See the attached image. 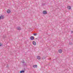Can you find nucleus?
I'll return each mask as SVG.
<instances>
[{"mask_svg":"<svg viewBox=\"0 0 73 73\" xmlns=\"http://www.w3.org/2000/svg\"><path fill=\"white\" fill-rule=\"evenodd\" d=\"M7 13H9L11 12V11H10V10H8L7 11Z\"/></svg>","mask_w":73,"mask_h":73,"instance_id":"6","label":"nucleus"},{"mask_svg":"<svg viewBox=\"0 0 73 73\" xmlns=\"http://www.w3.org/2000/svg\"><path fill=\"white\" fill-rule=\"evenodd\" d=\"M1 19V16H0V19Z\"/></svg>","mask_w":73,"mask_h":73,"instance_id":"17","label":"nucleus"},{"mask_svg":"<svg viewBox=\"0 0 73 73\" xmlns=\"http://www.w3.org/2000/svg\"><path fill=\"white\" fill-rule=\"evenodd\" d=\"M22 63H23V65L25 66V65L26 66L27 65V64H24V61H23L22 62Z\"/></svg>","mask_w":73,"mask_h":73,"instance_id":"10","label":"nucleus"},{"mask_svg":"<svg viewBox=\"0 0 73 73\" xmlns=\"http://www.w3.org/2000/svg\"><path fill=\"white\" fill-rule=\"evenodd\" d=\"M46 11H43V14L44 15H45V14H46Z\"/></svg>","mask_w":73,"mask_h":73,"instance_id":"1","label":"nucleus"},{"mask_svg":"<svg viewBox=\"0 0 73 73\" xmlns=\"http://www.w3.org/2000/svg\"><path fill=\"white\" fill-rule=\"evenodd\" d=\"M67 8L68 9H70L71 8V7H70V6H68L67 7Z\"/></svg>","mask_w":73,"mask_h":73,"instance_id":"8","label":"nucleus"},{"mask_svg":"<svg viewBox=\"0 0 73 73\" xmlns=\"http://www.w3.org/2000/svg\"><path fill=\"white\" fill-rule=\"evenodd\" d=\"M33 35H34V36H36V35H37V34H33Z\"/></svg>","mask_w":73,"mask_h":73,"instance_id":"13","label":"nucleus"},{"mask_svg":"<svg viewBox=\"0 0 73 73\" xmlns=\"http://www.w3.org/2000/svg\"><path fill=\"white\" fill-rule=\"evenodd\" d=\"M17 29H18V30H21V28L20 27H17Z\"/></svg>","mask_w":73,"mask_h":73,"instance_id":"11","label":"nucleus"},{"mask_svg":"<svg viewBox=\"0 0 73 73\" xmlns=\"http://www.w3.org/2000/svg\"><path fill=\"white\" fill-rule=\"evenodd\" d=\"M20 73H24V70L21 71H20Z\"/></svg>","mask_w":73,"mask_h":73,"instance_id":"12","label":"nucleus"},{"mask_svg":"<svg viewBox=\"0 0 73 73\" xmlns=\"http://www.w3.org/2000/svg\"><path fill=\"white\" fill-rule=\"evenodd\" d=\"M71 33L72 34L73 33V31H71Z\"/></svg>","mask_w":73,"mask_h":73,"instance_id":"15","label":"nucleus"},{"mask_svg":"<svg viewBox=\"0 0 73 73\" xmlns=\"http://www.w3.org/2000/svg\"><path fill=\"white\" fill-rule=\"evenodd\" d=\"M2 45V44L0 43V46H1Z\"/></svg>","mask_w":73,"mask_h":73,"instance_id":"14","label":"nucleus"},{"mask_svg":"<svg viewBox=\"0 0 73 73\" xmlns=\"http://www.w3.org/2000/svg\"><path fill=\"white\" fill-rule=\"evenodd\" d=\"M37 59L38 60H40L41 59V57L40 56H37Z\"/></svg>","mask_w":73,"mask_h":73,"instance_id":"3","label":"nucleus"},{"mask_svg":"<svg viewBox=\"0 0 73 73\" xmlns=\"http://www.w3.org/2000/svg\"><path fill=\"white\" fill-rule=\"evenodd\" d=\"M31 37H32V38ZM30 39L31 40H34V36H31V37H30Z\"/></svg>","mask_w":73,"mask_h":73,"instance_id":"5","label":"nucleus"},{"mask_svg":"<svg viewBox=\"0 0 73 73\" xmlns=\"http://www.w3.org/2000/svg\"><path fill=\"white\" fill-rule=\"evenodd\" d=\"M33 43L34 45H36V42L35 41H33Z\"/></svg>","mask_w":73,"mask_h":73,"instance_id":"4","label":"nucleus"},{"mask_svg":"<svg viewBox=\"0 0 73 73\" xmlns=\"http://www.w3.org/2000/svg\"><path fill=\"white\" fill-rule=\"evenodd\" d=\"M58 52L60 53H62V50H58Z\"/></svg>","mask_w":73,"mask_h":73,"instance_id":"2","label":"nucleus"},{"mask_svg":"<svg viewBox=\"0 0 73 73\" xmlns=\"http://www.w3.org/2000/svg\"><path fill=\"white\" fill-rule=\"evenodd\" d=\"M42 5H45V4L44 3Z\"/></svg>","mask_w":73,"mask_h":73,"instance_id":"16","label":"nucleus"},{"mask_svg":"<svg viewBox=\"0 0 73 73\" xmlns=\"http://www.w3.org/2000/svg\"><path fill=\"white\" fill-rule=\"evenodd\" d=\"M1 19H3L4 18V16L3 15H1Z\"/></svg>","mask_w":73,"mask_h":73,"instance_id":"9","label":"nucleus"},{"mask_svg":"<svg viewBox=\"0 0 73 73\" xmlns=\"http://www.w3.org/2000/svg\"><path fill=\"white\" fill-rule=\"evenodd\" d=\"M33 67L34 68H37V65H33Z\"/></svg>","mask_w":73,"mask_h":73,"instance_id":"7","label":"nucleus"}]
</instances>
